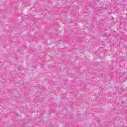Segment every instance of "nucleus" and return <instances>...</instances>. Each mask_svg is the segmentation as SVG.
<instances>
[{"label": "nucleus", "mask_w": 127, "mask_h": 127, "mask_svg": "<svg viewBox=\"0 0 127 127\" xmlns=\"http://www.w3.org/2000/svg\"><path fill=\"white\" fill-rule=\"evenodd\" d=\"M55 107L54 106H53L51 107V109H54Z\"/></svg>", "instance_id": "obj_1"}]
</instances>
